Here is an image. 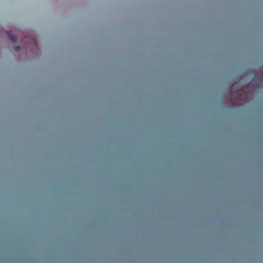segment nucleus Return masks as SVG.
<instances>
[{
    "mask_svg": "<svg viewBox=\"0 0 263 263\" xmlns=\"http://www.w3.org/2000/svg\"><path fill=\"white\" fill-rule=\"evenodd\" d=\"M236 96H238V95H239V92H236Z\"/></svg>",
    "mask_w": 263,
    "mask_h": 263,
    "instance_id": "1",
    "label": "nucleus"
}]
</instances>
